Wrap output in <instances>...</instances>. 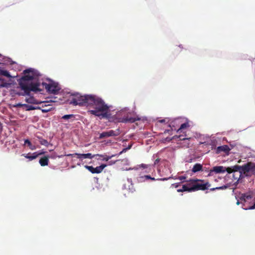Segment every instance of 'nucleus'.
<instances>
[{"instance_id":"nucleus-1","label":"nucleus","mask_w":255,"mask_h":255,"mask_svg":"<svg viewBox=\"0 0 255 255\" xmlns=\"http://www.w3.org/2000/svg\"><path fill=\"white\" fill-rule=\"evenodd\" d=\"M71 96L70 104L93 108L88 113L100 119L110 118V107L101 98L92 94L81 95L79 93L72 94Z\"/></svg>"},{"instance_id":"nucleus-2","label":"nucleus","mask_w":255,"mask_h":255,"mask_svg":"<svg viewBox=\"0 0 255 255\" xmlns=\"http://www.w3.org/2000/svg\"><path fill=\"white\" fill-rule=\"evenodd\" d=\"M19 85L20 88L23 92H18L17 94L19 96H25L29 95L31 91L35 93L38 92H41L40 83L36 82L35 83H31L28 84L26 83L23 82L22 81H19Z\"/></svg>"},{"instance_id":"nucleus-3","label":"nucleus","mask_w":255,"mask_h":255,"mask_svg":"<svg viewBox=\"0 0 255 255\" xmlns=\"http://www.w3.org/2000/svg\"><path fill=\"white\" fill-rule=\"evenodd\" d=\"M189 185H192L193 191L198 190H205L211 186V184L208 182H205L204 180L202 179H190L189 181Z\"/></svg>"},{"instance_id":"nucleus-4","label":"nucleus","mask_w":255,"mask_h":255,"mask_svg":"<svg viewBox=\"0 0 255 255\" xmlns=\"http://www.w3.org/2000/svg\"><path fill=\"white\" fill-rule=\"evenodd\" d=\"M115 122L123 123H133L136 121L140 120L139 118H136L130 117L126 112L122 111L117 113L114 117Z\"/></svg>"},{"instance_id":"nucleus-5","label":"nucleus","mask_w":255,"mask_h":255,"mask_svg":"<svg viewBox=\"0 0 255 255\" xmlns=\"http://www.w3.org/2000/svg\"><path fill=\"white\" fill-rule=\"evenodd\" d=\"M235 170L240 172V177L242 174H246L247 173L251 172L253 174H255V163L249 162L247 163L240 166L238 165H235Z\"/></svg>"},{"instance_id":"nucleus-6","label":"nucleus","mask_w":255,"mask_h":255,"mask_svg":"<svg viewBox=\"0 0 255 255\" xmlns=\"http://www.w3.org/2000/svg\"><path fill=\"white\" fill-rule=\"evenodd\" d=\"M23 73L24 75L20 78L19 81H22L25 83H26V81L36 79L41 76V74L37 70L31 68L25 70L23 71Z\"/></svg>"},{"instance_id":"nucleus-7","label":"nucleus","mask_w":255,"mask_h":255,"mask_svg":"<svg viewBox=\"0 0 255 255\" xmlns=\"http://www.w3.org/2000/svg\"><path fill=\"white\" fill-rule=\"evenodd\" d=\"M41 91H42L45 88L47 91L51 94H56L60 90V88L58 86V85L56 83H52L50 84H47L44 82L40 83Z\"/></svg>"},{"instance_id":"nucleus-8","label":"nucleus","mask_w":255,"mask_h":255,"mask_svg":"<svg viewBox=\"0 0 255 255\" xmlns=\"http://www.w3.org/2000/svg\"><path fill=\"white\" fill-rule=\"evenodd\" d=\"M227 171L228 173L235 172L237 170H235V165L232 167H225L222 166H214L212 169L210 170L208 176H211V173L214 172L216 173H224Z\"/></svg>"},{"instance_id":"nucleus-9","label":"nucleus","mask_w":255,"mask_h":255,"mask_svg":"<svg viewBox=\"0 0 255 255\" xmlns=\"http://www.w3.org/2000/svg\"><path fill=\"white\" fill-rule=\"evenodd\" d=\"M108 165L102 164L99 166L94 167L92 166L85 165L84 167L92 173H100Z\"/></svg>"},{"instance_id":"nucleus-10","label":"nucleus","mask_w":255,"mask_h":255,"mask_svg":"<svg viewBox=\"0 0 255 255\" xmlns=\"http://www.w3.org/2000/svg\"><path fill=\"white\" fill-rule=\"evenodd\" d=\"M230 150L231 149L228 145H223L218 146L216 148V153L219 154L223 152L225 154L228 155Z\"/></svg>"},{"instance_id":"nucleus-11","label":"nucleus","mask_w":255,"mask_h":255,"mask_svg":"<svg viewBox=\"0 0 255 255\" xmlns=\"http://www.w3.org/2000/svg\"><path fill=\"white\" fill-rule=\"evenodd\" d=\"M44 152H40L37 153V152H34L31 155H30V153L28 154H22L21 155L25 157V158L29 159L30 160H33L36 158L39 155L43 154Z\"/></svg>"},{"instance_id":"nucleus-12","label":"nucleus","mask_w":255,"mask_h":255,"mask_svg":"<svg viewBox=\"0 0 255 255\" xmlns=\"http://www.w3.org/2000/svg\"><path fill=\"white\" fill-rule=\"evenodd\" d=\"M189 183L187 184L183 185L181 189H177V191L178 192H182L184 191H187V192H192V185L189 186Z\"/></svg>"},{"instance_id":"nucleus-13","label":"nucleus","mask_w":255,"mask_h":255,"mask_svg":"<svg viewBox=\"0 0 255 255\" xmlns=\"http://www.w3.org/2000/svg\"><path fill=\"white\" fill-rule=\"evenodd\" d=\"M77 157L79 159H85V158H93L95 155H92L90 153H85V154H81V153H76Z\"/></svg>"},{"instance_id":"nucleus-14","label":"nucleus","mask_w":255,"mask_h":255,"mask_svg":"<svg viewBox=\"0 0 255 255\" xmlns=\"http://www.w3.org/2000/svg\"><path fill=\"white\" fill-rule=\"evenodd\" d=\"M39 162L42 166L48 165L49 163L48 157L45 156L41 157L39 159Z\"/></svg>"},{"instance_id":"nucleus-15","label":"nucleus","mask_w":255,"mask_h":255,"mask_svg":"<svg viewBox=\"0 0 255 255\" xmlns=\"http://www.w3.org/2000/svg\"><path fill=\"white\" fill-rule=\"evenodd\" d=\"M202 165L200 163H196L193 167L192 171L194 173L197 172L202 170Z\"/></svg>"},{"instance_id":"nucleus-16","label":"nucleus","mask_w":255,"mask_h":255,"mask_svg":"<svg viewBox=\"0 0 255 255\" xmlns=\"http://www.w3.org/2000/svg\"><path fill=\"white\" fill-rule=\"evenodd\" d=\"M179 120L178 119H176L171 121L169 124V127L171 128V129H167L164 131V133L169 132L172 130H173V128H175L174 125L179 122Z\"/></svg>"},{"instance_id":"nucleus-17","label":"nucleus","mask_w":255,"mask_h":255,"mask_svg":"<svg viewBox=\"0 0 255 255\" xmlns=\"http://www.w3.org/2000/svg\"><path fill=\"white\" fill-rule=\"evenodd\" d=\"M26 103L31 104H38L39 103L33 97H30L25 99Z\"/></svg>"},{"instance_id":"nucleus-18","label":"nucleus","mask_w":255,"mask_h":255,"mask_svg":"<svg viewBox=\"0 0 255 255\" xmlns=\"http://www.w3.org/2000/svg\"><path fill=\"white\" fill-rule=\"evenodd\" d=\"M110 136H116L120 135V130L119 128L115 130H110L109 131Z\"/></svg>"},{"instance_id":"nucleus-19","label":"nucleus","mask_w":255,"mask_h":255,"mask_svg":"<svg viewBox=\"0 0 255 255\" xmlns=\"http://www.w3.org/2000/svg\"><path fill=\"white\" fill-rule=\"evenodd\" d=\"M37 138L38 139L40 143L42 145L47 146L48 145V142L47 140L42 138L41 137L39 136H36Z\"/></svg>"},{"instance_id":"nucleus-20","label":"nucleus","mask_w":255,"mask_h":255,"mask_svg":"<svg viewBox=\"0 0 255 255\" xmlns=\"http://www.w3.org/2000/svg\"><path fill=\"white\" fill-rule=\"evenodd\" d=\"M96 155L103 157L102 160L106 161H108L112 157L115 156V155H112L111 156H108L107 155L97 154Z\"/></svg>"},{"instance_id":"nucleus-21","label":"nucleus","mask_w":255,"mask_h":255,"mask_svg":"<svg viewBox=\"0 0 255 255\" xmlns=\"http://www.w3.org/2000/svg\"><path fill=\"white\" fill-rule=\"evenodd\" d=\"M0 75H3V76H5L8 78H10L11 77L7 71L3 70L0 68Z\"/></svg>"},{"instance_id":"nucleus-22","label":"nucleus","mask_w":255,"mask_h":255,"mask_svg":"<svg viewBox=\"0 0 255 255\" xmlns=\"http://www.w3.org/2000/svg\"><path fill=\"white\" fill-rule=\"evenodd\" d=\"M252 198V196L250 195L243 194L240 197V199L242 201H247L248 200H250Z\"/></svg>"},{"instance_id":"nucleus-23","label":"nucleus","mask_w":255,"mask_h":255,"mask_svg":"<svg viewBox=\"0 0 255 255\" xmlns=\"http://www.w3.org/2000/svg\"><path fill=\"white\" fill-rule=\"evenodd\" d=\"M189 126L188 123H185L181 125L180 128L177 129V132H180L184 128H187Z\"/></svg>"},{"instance_id":"nucleus-24","label":"nucleus","mask_w":255,"mask_h":255,"mask_svg":"<svg viewBox=\"0 0 255 255\" xmlns=\"http://www.w3.org/2000/svg\"><path fill=\"white\" fill-rule=\"evenodd\" d=\"M24 107L26 108V110L27 111H30V110H33L35 109H40V108L39 107H34L32 106L29 105L27 104H24Z\"/></svg>"},{"instance_id":"nucleus-25","label":"nucleus","mask_w":255,"mask_h":255,"mask_svg":"<svg viewBox=\"0 0 255 255\" xmlns=\"http://www.w3.org/2000/svg\"><path fill=\"white\" fill-rule=\"evenodd\" d=\"M110 137L109 131H104V132H103L102 133H101L100 134L99 138L102 139V138H104L105 137Z\"/></svg>"},{"instance_id":"nucleus-26","label":"nucleus","mask_w":255,"mask_h":255,"mask_svg":"<svg viewBox=\"0 0 255 255\" xmlns=\"http://www.w3.org/2000/svg\"><path fill=\"white\" fill-rule=\"evenodd\" d=\"M71 118H73L74 119L75 118V115L71 114V115H65L63 116L62 117V119L68 120L69 119H70Z\"/></svg>"},{"instance_id":"nucleus-27","label":"nucleus","mask_w":255,"mask_h":255,"mask_svg":"<svg viewBox=\"0 0 255 255\" xmlns=\"http://www.w3.org/2000/svg\"><path fill=\"white\" fill-rule=\"evenodd\" d=\"M4 80L0 77V88L1 87H7L8 84L3 82Z\"/></svg>"},{"instance_id":"nucleus-28","label":"nucleus","mask_w":255,"mask_h":255,"mask_svg":"<svg viewBox=\"0 0 255 255\" xmlns=\"http://www.w3.org/2000/svg\"><path fill=\"white\" fill-rule=\"evenodd\" d=\"M62 157V155H58L56 152H52L48 157L52 159H56L57 157L60 158Z\"/></svg>"},{"instance_id":"nucleus-29","label":"nucleus","mask_w":255,"mask_h":255,"mask_svg":"<svg viewBox=\"0 0 255 255\" xmlns=\"http://www.w3.org/2000/svg\"><path fill=\"white\" fill-rule=\"evenodd\" d=\"M226 188H227L226 186H220V187H217L216 188H213L210 189V190L211 191H214L215 190L224 189H226Z\"/></svg>"},{"instance_id":"nucleus-30","label":"nucleus","mask_w":255,"mask_h":255,"mask_svg":"<svg viewBox=\"0 0 255 255\" xmlns=\"http://www.w3.org/2000/svg\"><path fill=\"white\" fill-rule=\"evenodd\" d=\"M140 178H144L146 179H150L153 181H155L156 179L154 177H151L150 175H144V176H142L140 177Z\"/></svg>"},{"instance_id":"nucleus-31","label":"nucleus","mask_w":255,"mask_h":255,"mask_svg":"<svg viewBox=\"0 0 255 255\" xmlns=\"http://www.w3.org/2000/svg\"><path fill=\"white\" fill-rule=\"evenodd\" d=\"M131 145H129V146H128V147H127V148H124V149H123V150L122 151H121V152H120V154H122V153H123L124 152L126 151V150H127V149H129L131 148Z\"/></svg>"},{"instance_id":"nucleus-32","label":"nucleus","mask_w":255,"mask_h":255,"mask_svg":"<svg viewBox=\"0 0 255 255\" xmlns=\"http://www.w3.org/2000/svg\"><path fill=\"white\" fill-rule=\"evenodd\" d=\"M186 178V177L185 176H179V177H178V179H179L180 180L182 181V182H184V181H183V180H185Z\"/></svg>"},{"instance_id":"nucleus-33","label":"nucleus","mask_w":255,"mask_h":255,"mask_svg":"<svg viewBox=\"0 0 255 255\" xmlns=\"http://www.w3.org/2000/svg\"><path fill=\"white\" fill-rule=\"evenodd\" d=\"M24 143L25 144H27L29 146L31 145V142L28 139L25 140Z\"/></svg>"},{"instance_id":"nucleus-34","label":"nucleus","mask_w":255,"mask_h":255,"mask_svg":"<svg viewBox=\"0 0 255 255\" xmlns=\"http://www.w3.org/2000/svg\"><path fill=\"white\" fill-rule=\"evenodd\" d=\"M172 186H174L175 188H177L180 186V183H174L172 184Z\"/></svg>"},{"instance_id":"nucleus-35","label":"nucleus","mask_w":255,"mask_h":255,"mask_svg":"<svg viewBox=\"0 0 255 255\" xmlns=\"http://www.w3.org/2000/svg\"><path fill=\"white\" fill-rule=\"evenodd\" d=\"M140 166L143 168H146L148 167V165L145 164H141Z\"/></svg>"},{"instance_id":"nucleus-36","label":"nucleus","mask_w":255,"mask_h":255,"mask_svg":"<svg viewBox=\"0 0 255 255\" xmlns=\"http://www.w3.org/2000/svg\"><path fill=\"white\" fill-rule=\"evenodd\" d=\"M76 153H73V154H67L66 155L67 156L74 157L75 156L77 155L76 154Z\"/></svg>"},{"instance_id":"nucleus-37","label":"nucleus","mask_w":255,"mask_h":255,"mask_svg":"<svg viewBox=\"0 0 255 255\" xmlns=\"http://www.w3.org/2000/svg\"><path fill=\"white\" fill-rule=\"evenodd\" d=\"M116 162V161H110L109 162L108 165H111L115 164Z\"/></svg>"},{"instance_id":"nucleus-38","label":"nucleus","mask_w":255,"mask_h":255,"mask_svg":"<svg viewBox=\"0 0 255 255\" xmlns=\"http://www.w3.org/2000/svg\"><path fill=\"white\" fill-rule=\"evenodd\" d=\"M16 107H24V104L19 103V104H17Z\"/></svg>"},{"instance_id":"nucleus-39","label":"nucleus","mask_w":255,"mask_h":255,"mask_svg":"<svg viewBox=\"0 0 255 255\" xmlns=\"http://www.w3.org/2000/svg\"><path fill=\"white\" fill-rule=\"evenodd\" d=\"M167 120H168V119H165L159 120V122L161 123H162L165 122Z\"/></svg>"},{"instance_id":"nucleus-40","label":"nucleus","mask_w":255,"mask_h":255,"mask_svg":"<svg viewBox=\"0 0 255 255\" xmlns=\"http://www.w3.org/2000/svg\"><path fill=\"white\" fill-rule=\"evenodd\" d=\"M159 161V159H158V158L156 159L154 161V164L155 165V164H157Z\"/></svg>"},{"instance_id":"nucleus-41","label":"nucleus","mask_w":255,"mask_h":255,"mask_svg":"<svg viewBox=\"0 0 255 255\" xmlns=\"http://www.w3.org/2000/svg\"><path fill=\"white\" fill-rule=\"evenodd\" d=\"M255 208V203L254 205L251 206L249 209H254Z\"/></svg>"},{"instance_id":"nucleus-42","label":"nucleus","mask_w":255,"mask_h":255,"mask_svg":"<svg viewBox=\"0 0 255 255\" xmlns=\"http://www.w3.org/2000/svg\"><path fill=\"white\" fill-rule=\"evenodd\" d=\"M49 111V109H48V110H46V109H43V110H42V112H43V113L47 112H48V111Z\"/></svg>"},{"instance_id":"nucleus-43","label":"nucleus","mask_w":255,"mask_h":255,"mask_svg":"<svg viewBox=\"0 0 255 255\" xmlns=\"http://www.w3.org/2000/svg\"><path fill=\"white\" fill-rule=\"evenodd\" d=\"M181 137H182L181 135L179 136V137L180 138V140H185L186 139V138H182Z\"/></svg>"},{"instance_id":"nucleus-44","label":"nucleus","mask_w":255,"mask_h":255,"mask_svg":"<svg viewBox=\"0 0 255 255\" xmlns=\"http://www.w3.org/2000/svg\"><path fill=\"white\" fill-rule=\"evenodd\" d=\"M167 179H168V178H162V179H157V180H166Z\"/></svg>"},{"instance_id":"nucleus-45","label":"nucleus","mask_w":255,"mask_h":255,"mask_svg":"<svg viewBox=\"0 0 255 255\" xmlns=\"http://www.w3.org/2000/svg\"><path fill=\"white\" fill-rule=\"evenodd\" d=\"M235 174H234L233 176H234V177L235 178V179H238V177H235Z\"/></svg>"},{"instance_id":"nucleus-46","label":"nucleus","mask_w":255,"mask_h":255,"mask_svg":"<svg viewBox=\"0 0 255 255\" xmlns=\"http://www.w3.org/2000/svg\"><path fill=\"white\" fill-rule=\"evenodd\" d=\"M239 204H240V202H239V201H237V205H239Z\"/></svg>"}]
</instances>
